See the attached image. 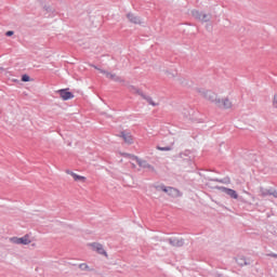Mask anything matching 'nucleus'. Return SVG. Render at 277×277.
Returning a JSON list of instances; mask_svg holds the SVG:
<instances>
[{
  "instance_id": "39448f33",
  "label": "nucleus",
  "mask_w": 277,
  "mask_h": 277,
  "mask_svg": "<svg viewBox=\"0 0 277 277\" xmlns=\"http://www.w3.org/2000/svg\"><path fill=\"white\" fill-rule=\"evenodd\" d=\"M57 93L63 101L72 100L75 97V95L69 92V89L58 90Z\"/></svg>"
},
{
  "instance_id": "6e6552de",
  "label": "nucleus",
  "mask_w": 277,
  "mask_h": 277,
  "mask_svg": "<svg viewBox=\"0 0 277 277\" xmlns=\"http://www.w3.org/2000/svg\"><path fill=\"white\" fill-rule=\"evenodd\" d=\"M66 174L70 175L75 182L85 183V176H83V175H79L70 170H67Z\"/></svg>"
},
{
  "instance_id": "2eb2a0df",
  "label": "nucleus",
  "mask_w": 277,
  "mask_h": 277,
  "mask_svg": "<svg viewBox=\"0 0 277 277\" xmlns=\"http://www.w3.org/2000/svg\"><path fill=\"white\" fill-rule=\"evenodd\" d=\"M157 150L170 151V150H172V148L170 146H167V147L157 146Z\"/></svg>"
},
{
  "instance_id": "423d86ee",
  "label": "nucleus",
  "mask_w": 277,
  "mask_h": 277,
  "mask_svg": "<svg viewBox=\"0 0 277 277\" xmlns=\"http://www.w3.org/2000/svg\"><path fill=\"white\" fill-rule=\"evenodd\" d=\"M162 190L164 193H167L169 196L171 197H180L181 196V193L179 192V189L174 188V187H166V186H162Z\"/></svg>"
},
{
  "instance_id": "f3484780",
  "label": "nucleus",
  "mask_w": 277,
  "mask_h": 277,
  "mask_svg": "<svg viewBox=\"0 0 277 277\" xmlns=\"http://www.w3.org/2000/svg\"><path fill=\"white\" fill-rule=\"evenodd\" d=\"M22 81H23V82H28V81H30V77H29L28 75H24V76L22 77Z\"/></svg>"
},
{
  "instance_id": "aec40b11",
  "label": "nucleus",
  "mask_w": 277,
  "mask_h": 277,
  "mask_svg": "<svg viewBox=\"0 0 277 277\" xmlns=\"http://www.w3.org/2000/svg\"><path fill=\"white\" fill-rule=\"evenodd\" d=\"M273 105H274V107H276V108H277V95H275V96H274Z\"/></svg>"
},
{
  "instance_id": "ddd939ff",
  "label": "nucleus",
  "mask_w": 277,
  "mask_h": 277,
  "mask_svg": "<svg viewBox=\"0 0 277 277\" xmlns=\"http://www.w3.org/2000/svg\"><path fill=\"white\" fill-rule=\"evenodd\" d=\"M130 92H132L133 94H137V95H141V96H144L142 91L138 90L137 88H135V87H130Z\"/></svg>"
},
{
  "instance_id": "9b49d317",
  "label": "nucleus",
  "mask_w": 277,
  "mask_h": 277,
  "mask_svg": "<svg viewBox=\"0 0 277 277\" xmlns=\"http://www.w3.org/2000/svg\"><path fill=\"white\" fill-rule=\"evenodd\" d=\"M92 248L100 254H106V251H104L102 245H98L97 242H93Z\"/></svg>"
},
{
  "instance_id": "f257e3e1",
  "label": "nucleus",
  "mask_w": 277,
  "mask_h": 277,
  "mask_svg": "<svg viewBox=\"0 0 277 277\" xmlns=\"http://www.w3.org/2000/svg\"><path fill=\"white\" fill-rule=\"evenodd\" d=\"M198 93L206 101L214 103L220 108L229 109L233 107V102L229 98L227 97L220 98L219 95L212 91L206 90L203 88H199Z\"/></svg>"
},
{
  "instance_id": "1a4fd4ad",
  "label": "nucleus",
  "mask_w": 277,
  "mask_h": 277,
  "mask_svg": "<svg viewBox=\"0 0 277 277\" xmlns=\"http://www.w3.org/2000/svg\"><path fill=\"white\" fill-rule=\"evenodd\" d=\"M120 136L122 137L123 142H126V144L131 145L134 143V138L130 132L123 131L121 132Z\"/></svg>"
},
{
  "instance_id": "4468645a",
  "label": "nucleus",
  "mask_w": 277,
  "mask_h": 277,
  "mask_svg": "<svg viewBox=\"0 0 277 277\" xmlns=\"http://www.w3.org/2000/svg\"><path fill=\"white\" fill-rule=\"evenodd\" d=\"M143 97L148 102L149 105L151 106H157V104L154 102V100L151 97H147V96H144Z\"/></svg>"
},
{
  "instance_id": "a211bd4d",
  "label": "nucleus",
  "mask_w": 277,
  "mask_h": 277,
  "mask_svg": "<svg viewBox=\"0 0 277 277\" xmlns=\"http://www.w3.org/2000/svg\"><path fill=\"white\" fill-rule=\"evenodd\" d=\"M237 262L239 265H247V262L245 259H238Z\"/></svg>"
},
{
  "instance_id": "6ab92c4d",
  "label": "nucleus",
  "mask_w": 277,
  "mask_h": 277,
  "mask_svg": "<svg viewBox=\"0 0 277 277\" xmlns=\"http://www.w3.org/2000/svg\"><path fill=\"white\" fill-rule=\"evenodd\" d=\"M14 35V31L13 30H8L6 32H5V36L6 37H11V36H13Z\"/></svg>"
},
{
  "instance_id": "dca6fc26",
  "label": "nucleus",
  "mask_w": 277,
  "mask_h": 277,
  "mask_svg": "<svg viewBox=\"0 0 277 277\" xmlns=\"http://www.w3.org/2000/svg\"><path fill=\"white\" fill-rule=\"evenodd\" d=\"M79 268L81 269V271H90V266L88 265V264H80L79 265Z\"/></svg>"
},
{
  "instance_id": "20e7f679",
  "label": "nucleus",
  "mask_w": 277,
  "mask_h": 277,
  "mask_svg": "<svg viewBox=\"0 0 277 277\" xmlns=\"http://www.w3.org/2000/svg\"><path fill=\"white\" fill-rule=\"evenodd\" d=\"M9 241L13 245L29 246L32 242V238L29 234H25L22 238L13 236L12 238H9Z\"/></svg>"
},
{
  "instance_id": "0eeeda50",
  "label": "nucleus",
  "mask_w": 277,
  "mask_h": 277,
  "mask_svg": "<svg viewBox=\"0 0 277 277\" xmlns=\"http://www.w3.org/2000/svg\"><path fill=\"white\" fill-rule=\"evenodd\" d=\"M221 190L226 194L227 196H229L232 199L237 200L239 198L238 193L235 189L232 188H227V187H222Z\"/></svg>"
},
{
  "instance_id": "7ed1b4c3",
  "label": "nucleus",
  "mask_w": 277,
  "mask_h": 277,
  "mask_svg": "<svg viewBox=\"0 0 277 277\" xmlns=\"http://www.w3.org/2000/svg\"><path fill=\"white\" fill-rule=\"evenodd\" d=\"M192 16H193V18H195L196 21H198L200 23H208L212 18V15L210 13L199 11V10H193Z\"/></svg>"
},
{
  "instance_id": "f03ea898",
  "label": "nucleus",
  "mask_w": 277,
  "mask_h": 277,
  "mask_svg": "<svg viewBox=\"0 0 277 277\" xmlns=\"http://www.w3.org/2000/svg\"><path fill=\"white\" fill-rule=\"evenodd\" d=\"M124 157L130 158L131 160V164L133 166V168H135V164H138V167L141 169H147V170H154L153 166L150 163L147 162V160H143L141 158H138L137 156H133V155H129V154H124Z\"/></svg>"
},
{
  "instance_id": "9d476101",
  "label": "nucleus",
  "mask_w": 277,
  "mask_h": 277,
  "mask_svg": "<svg viewBox=\"0 0 277 277\" xmlns=\"http://www.w3.org/2000/svg\"><path fill=\"white\" fill-rule=\"evenodd\" d=\"M128 19L135 25H141L142 21L138 16L134 15L133 13L127 14Z\"/></svg>"
},
{
  "instance_id": "f8f14e48",
  "label": "nucleus",
  "mask_w": 277,
  "mask_h": 277,
  "mask_svg": "<svg viewBox=\"0 0 277 277\" xmlns=\"http://www.w3.org/2000/svg\"><path fill=\"white\" fill-rule=\"evenodd\" d=\"M102 74L106 75V77L110 80H114V81H120V78L117 77L115 74H109V72H106V71H103V70H100Z\"/></svg>"
}]
</instances>
